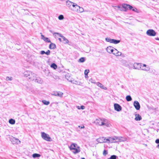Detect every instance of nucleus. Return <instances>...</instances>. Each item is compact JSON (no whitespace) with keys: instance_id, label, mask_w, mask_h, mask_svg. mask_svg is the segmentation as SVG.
Wrapping results in <instances>:
<instances>
[{"instance_id":"nucleus-40","label":"nucleus","mask_w":159,"mask_h":159,"mask_svg":"<svg viewBox=\"0 0 159 159\" xmlns=\"http://www.w3.org/2000/svg\"><path fill=\"white\" fill-rule=\"evenodd\" d=\"M108 153V152H107V150H104L103 152V155L104 156H106V155H107Z\"/></svg>"},{"instance_id":"nucleus-28","label":"nucleus","mask_w":159,"mask_h":159,"mask_svg":"<svg viewBox=\"0 0 159 159\" xmlns=\"http://www.w3.org/2000/svg\"><path fill=\"white\" fill-rule=\"evenodd\" d=\"M40 156L41 155L40 154L37 153H34L32 155V157L34 158L39 157H40Z\"/></svg>"},{"instance_id":"nucleus-2","label":"nucleus","mask_w":159,"mask_h":159,"mask_svg":"<svg viewBox=\"0 0 159 159\" xmlns=\"http://www.w3.org/2000/svg\"><path fill=\"white\" fill-rule=\"evenodd\" d=\"M23 74L30 81L34 80V79L36 78V75L30 71H25Z\"/></svg>"},{"instance_id":"nucleus-14","label":"nucleus","mask_w":159,"mask_h":159,"mask_svg":"<svg viewBox=\"0 0 159 159\" xmlns=\"http://www.w3.org/2000/svg\"><path fill=\"white\" fill-rule=\"evenodd\" d=\"M78 7V5L76 3H75L73 2V4H72L71 7L70 8V10L75 11L76 10Z\"/></svg>"},{"instance_id":"nucleus-18","label":"nucleus","mask_w":159,"mask_h":159,"mask_svg":"<svg viewBox=\"0 0 159 159\" xmlns=\"http://www.w3.org/2000/svg\"><path fill=\"white\" fill-rule=\"evenodd\" d=\"M73 150H74V151H73V152L74 154H76L79 152H80V147L79 146H77V148H72Z\"/></svg>"},{"instance_id":"nucleus-12","label":"nucleus","mask_w":159,"mask_h":159,"mask_svg":"<svg viewBox=\"0 0 159 159\" xmlns=\"http://www.w3.org/2000/svg\"><path fill=\"white\" fill-rule=\"evenodd\" d=\"M134 106L137 110H139L140 106L139 102L137 101H135L134 102Z\"/></svg>"},{"instance_id":"nucleus-37","label":"nucleus","mask_w":159,"mask_h":159,"mask_svg":"<svg viewBox=\"0 0 159 159\" xmlns=\"http://www.w3.org/2000/svg\"><path fill=\"white\" fill-rule=\"evenodd\" d=\"M12 80V78L11 77H9V76L7 77L6 78V80L7 81H9V80L11 81V80Z\"/></svg>"},{"instance_id":"nucleus-53","label":"nucleus","mask_w":159,"mask_h":159,"mask_svg":"<svg viewBox=\"0 0 159 159\" xmlns=\"http://www.w3.org/2000/svg\"><path fill=\"white\" fill-rule=\"evenodd\" d=\"M156 40H159V38H157L155 39Z\"/></svg>"},{"instance_id":"nucleus-23","label":"nucleus","mask_w":159,"mask_h":159,"mask_svg":"<svg viewBox=\"0 0 159 159\" xmlns=\"http://www.w3.org/2000/svg\"><path fill=\"white\" fill-rule=\"evenodd\" d=\"M56 45L54 43H51L49 45V48L51 49H54L56 48Z\"/></svg>"},{"instance_id":"nucleus-46","label":"nucleus","mask_w":159,"mask_h":159,"mask_svg":"<svg viewBox=\"0 0 159 159\" xmlns=\"http://www.w3.org/2000/svg\"><path fill=\"white\" fill-rule=\"evenodd\" d=\"M155 143H156L159 144V139H157L155 141Z\"/></svg>"},{"instance_id":"nucleus-24","label":"nucleus","mask_w":159,"mask_h":159,"mask_svg":"<svg viewBox=\"0 0 159 159\" xmlns=\"http://www.w3.org/2000/svg\"><path fill=\"white\" fill-rule=\"evenodd\" d=\"M111 43H113L115 44H117L120 42V40L112 39H111Z\"/></svg>"},{"instance_id":"nucleus-5","label":"nucleus","mask_w":159,"mask_h":159,"mask_svg":"<svg viewBox=\"0 0 159 159\" xmlns=\"http://www.w3.org/2000/svg\"><path fill=\"white\" fill-rule=\"evenodd\" d=\"M41 136L44 139L47 141H51V138L49 137V135L44 132L41 133Z\"/></svg>"},{"instance_id":"nucleus-10","label":"nucleus","mask_w":159,"mask_h":159,"mask_svg":"<svg viewBox=\"0 0 159 159\" xmlns=\"http://www.w3.org/2000/svg\"><path fill=\"white\" fill-rule=\"evenodd\" d=\"M51 95L56 96H59L62 97L63 96V93L61 92H53L51 93Z\"/></svg>"},{"instance_id":"nucleus-29","label":"nucleus","mask_w":159,"mask_h":159,"mask_svg":"<svg viewBox=\"0 0 159 159\" xmlns=\"http://www.w3.org/2000/svg\"><path fill=\"white\" fill-rule=\"evenodd\" d=\"M126 99L127 101L129 102L132 100V98L130 95H128L126 97Z\"/></svg>"},{"instance_id":"nucleus-16","label":"nucleus","mask_w":159,"mask_h":159,"mask_svg":"<svg viewBox=\"0 0 159 159\" xmlns=\"http://www.w3.org/2000/svg\"><path fill=\"white\" fill-rule=\"evenodd\" d=\"M34 82L36 83L40 84H42L43 82V80L41 78L36 77V78L34 79Z\"/></svg>"},{"instance_id":"nucleus-36","label":"nucleus","mask_w":159,"mask_h":159,"mask_svg":"<svg viewBox=\"0 0 159 159\" xmlns=\"http://www.w3.org/2000/svg\"><path fill=\"white\" fill-rule=\"evenodd\" d=\"M150 69V67L148 66L147 67V68L146 69V68H142V69H141V70H144V71H148Z\"/></svg>"},{"instance_id":"nucleus-55","label":"nucleus","mask_w":159,"mask_h":159,"mask_svg":"<svg viewBox=\"0 0 159 159\" xmlns=\"http://www.w3.org/2000/svg\"><path fill=\"white\" fill-rule=\"evenodd\" d=\"M56 77L55 78V79H57L58 78V77L56 76Z\"/></svg>"},{"instance_id":"nucleus-8","label":"nucleus","mask_w":159,"mask_h":159,"mask_svg":"<svg viewBox=\"0 0 159 159\" xmlns=\"http://www.w3.org/2000/svg\"><path fill=\"white\" fill-rule=\"evenodd\" d=\"M106 138L104 137H101L97 139V141L100 143L107 142V141L106 140Z\"/></svg>"},{"instance_id":"nucleus-35","label":"nucleus","mask_w":159,"mask_h":159,"mask_svg":"<svg viewBox=\"0 0 159 159\" xmlns=\"http://www.w3.org/2000/svg\"><path fill=\"white\" fill-rule=\"evenodd\" d=\"M89 70H85L84 71V75L86 77V75L88 76V75L89 73Z\"/></svg>"},{"instance_id":"nucleus-39","label":"nucleus","mask_w":159,"mask_h":159,"mask_svg":"<svg viewBox=\"0 0 159 159\" xmlns=\"http://www.w3.org/2000/svg\"><path fill=\"white\" fill-rule=\"evenodd\" d=\"M111 39L110 38H106L105 39V40H106V41L107 42H109L110 43H111Z\"/></svg>"},{"instance_id":"nucleus-52","label":"nucleus","mask_w":159,"mask_h":159,"mask_svg":"<svg viewBox=\"0 0 159 159\" xmlns=\"http://www.w3.org/2000/svg\"><path fill=\"white\" fill-rule=\"evenodd\" d=\"M123 8H120V11H124V9H123Z\"/></svg>"},{"instance_id":"nucleus-45","label":"nucleus","mask_w":159,"mask_h":159,"mask_svg":"<svg viewBox=\"0 0 159 159\" xmlns=\"http://www.w3.org/2000/svg\"><path fill=\"white\" fill-rule=\"evenodd\" d=\"M40 54L42 55H43L45 54V52L44 51H42L40 52Z\"/></svg>"},{"instance_id":"nucleus-20","label":"nucleus","mask_w":159,"mask_h":159,"mask_svg":"<svg viewBox=\"0 0 159 159\" xmlns=\"http://www.w3.org/2000/svg\"><path fill=\"white\" fill-rule=\"evenodd\" d=\"M72 4L73 2L69 0H67L66 2V5L67 6V7L69 8V9H70Z\"/></svg>"},{"instance_id":"nucleus-13","label":"nucleus","mask_w":159,"mask_h":159,"mask_svg":"<svg viewBox=\"0 0 159 159\" xmlns=\"http://www.w3.org/2000/svg\"><path fill=\"white\" fill-rule=\"evenodd\" d=\"M112 53L116 56H120L121 55V53L120 52L118 51L115 48H114L113 52Z\"/></svg>"},{"instance_id":"nucleus-26","label":"nucleus","mask_w":159,"mask_h":159,"mask_svg":"<svg viewBox=\"0 0 159 159\" xmlns=\"http://www.w3.org/2000/svg\"><path fill=\"white\" fill-rule=\"evenodd\" d=\"M128 4H123L122 5V7L124 9V11H126L128 9Z\"/></svg>"},{"instance_id":"nucleus-1","label":"nucleus","mask_w":159,"mask_h":159,"mask_svg":"<svg viewBox=\"0 0 159 159\" xmlns=\"http://www.w3.org/2000/svg\"><path fill=\"white\" fill-rule=\"evenodd\" d=\"M94 122L97 125L100 126L105 125L107 127L110 126V123L108 122L107 120L106 119L99 118L96 119Z\"/></svg>"},{"instance_id":"nucleus-48","label":"nucleus","mask_w":159,"mask_h":159,"mask_svg":"<svg viewBox=\"0 0 159 159\" xmlns=\"http://www.w3.org/2000/svg\"><path fill=\"white\" fill-rule=\"evenodd\" d=\"M156 72V70H153L152 71V72L154 74H155V72Z\"/></svg>"},{"instance_id":"nucleus-19","label":"nucleus","mask_w":159,"mask_h":159,"mask_svg":"<svg viewBox=\"0 0 159 159\" xmlns=\"http://www.w3.org/2000/svg\"><path fill=\"white\" fill-rule=\"evenodd\" d=\"M78 7L76 10L75 11L78 13H82L84 11L83 8L81 7H80L78 5Z\"/></svg>"},{"instance_id":"nucleus-41","label":"nucleus","mask_w":159,"mask_h":159,"mask_svg":"<svg viewBox=\"0 0 159 159\" xmlns=\"http://www.w3.org/2000/svg\"><path fill=\"white\" fill-rule=\"evenodd\" d=\"M128 9L129 8V10H131L132 9V8H133V7L132 6L129 5L128 4Z\"/></svg>"},{"instance_id":"nucleus-15","label":"nucleus","mask_w":159,"mask_h":159,"mask_svg":"<svg viewBox=\"0 0 159 159\" xmlns=\"http://www.w3.org/2000/svg\"><path fill=\"white\" fill-rule=\"evenodd\" d=\"M114 49V48L113 47L111 46H109L107 48L106 50L108 53H111L113 52Z\"/></svg>"},{"instance_id":"nucleus-54","label":"nucleus","mask_w":159,"mask_h":159,"mask_svg":"<svg viewBox=\"0 0 159 159\" xmlns=\"http://www.w3.org/2000/svg\"><path fill=\"white\" fill-rule=\"evenodd\" d=\"M157 147L158 148H159V144L157 145Z\"/></svg>"},{"instance_id":"nucleus-22","label":"nucleus","mask_w":159,"mask_h":159,"mask_svg":"<svg viewBox=\"0 0 159 159\" xmlns=\"http://www.w3.org/2000/svg\"><path fill=\"white\" fill-rule=\"evenodd\" d=\"M97 85L99 87H100L101 88L105 89L107 90V88L106 87H104V86L101 83L99 82H97L96 83Z\"/></svg>"},{"instance_id":"nucleus-30","label":"nucleus","mask_w":159,"mask_h":159,"mask_svg":"<svg viewBox=\"0 0 159 159\" xmlns=\"http://www.w3.org/2000/svg\"><path fill=\"white\" fill-rule=\"evenodd\" d=\"M9 122L10 124L13 125L15 124V121L14 119H11L9 120Z\"/></svg>"},{"instance_id":"nucleus-51","label":"nucleus","mask_w":159,"mask_h":159,"mask_svg":"<svg viewBox=\"0 0 159 159\" xmlns=\"http://www.w3.org/2000/svg\"><path fill=\"white\" fill-rule=\"evenodd\" d=\"M58 39L60 42H61V39L60 38H58Z\"/></svg>"},{"instance_id":"nucleus-43","label":"nucleus","mask_w":159,"mask_h":159,"mask_svg":"<svg viewBox=\"0 0 159 159\" xmlns=\"http://www.w3.org/2000/svg\"><path fill=\"white\" fill-rule=\"evenodd\" d=\"M50 51L48 50H47V51L45 52V54L47 55H48L50 54Z\"/></svg>"},{"instance_id":"nucleus-3","label":"nucleus","mask_w":159,"mask_h":159,"mask_svg":"<svg viewBox=\"0 0 159 159\" xmlns=\"http://www.w3.org/2000/svg\"><path fill=\"white\" fill-rule=\"evenodd\" d=\"M49 31L52 33L53 34V35L56 38V35L55 34H57L58 35L59 37H61L62 39H63V40L64 41V43L65 44H67L69 42V40L66 38L64 36H63L61 34H60L58 33H53V32L51 30H49Z\"/></svg>"},{"instance_id":"nucleus-44","label":"nucleus","mask_w":159,"mask_h":159,"mask_svg":"<svg viewBox=\"0 0 159 159\" xmlns=\"http://www.w3.org/2000/svg\"><path fill=\"white\" fill-rule=\"evenodd\" d=\"M89 81L91 82L92 83H96L95 82V81L94 80H93L92 79H90Z\"/></svg>"},{"instance_id":"nucleus-33","label":"nucleus","mask_w":159,"mask_h":159,"mask_svg":"<svg viewBox=\"0 0 159 159\" xmlns=\"http://www.w3.org/2000/svg\"><path fill=\"white\" fill-rule=\"evenodd\" d=\"M117 158V157L115 155H112L109 158L107 159H116Z\"/></svg>"},{"instance_id":"nucleus-49","label":"nucleus","mask_w":159,"mask_h":159,"mask_svg":"<svg viewBox=\"0 0 159 159\" xmlns=\"http://www.w3.org/2000/svg\"><path fill=\"white\" fill-rule=\"evenodd\" d=\"M142 65H143L142 66L145 67H147V65L145 64H142Z\"/></svg>"},{"instance_id":"nucleus-56","label":"nucleus","mask_w":159,"mask_h":159,"mask_svg":"<svg viewBox=\"0 0 159 159\" xmlns=\"http://www.w3.org/2000/svg\"><path fill=\"white\" fill-rule=\"evenodd\" d=\"M81 159H85V158H82Z\"/></svg>"},{"instance_id":"nucleus-17","label":"nucleus","mask_w":159,"mask_h":159,"mask_svg":"<svg viewBox=\"0 0 159 159\" xmlns=\"http://www.w3.org/2000/svg\"><path fill=\"white\" fill-rule=\"evenodd\" d=\"M41 39H43L45 42L47 43H51L50 40L47 37H45L43 35H41Z\"/></svg>"},{"instance_id":"nucleus-21","label":"nucleus","mask_w":159,"mask_h":159,"mask_svg":"<svg viewBox=\"0 0 159 159\" xmlns=\"http://www.w3.org/2000/svg\"><path fill=\"white\" fill-rule=\"evenodd\" d=\"M135 120L136 121H139L142 119L141 116L138 114H136L135 115Z\"/></svg>"},{"instance_id":"nucleus-4","label":"nucleus","mask_w":159,"mask_h":159,"mask_svg":"<svg viewBox=\"0 0 159 159\" xmlns=\"http://www.w3.org/2000/svg\"><path fill=\"white\" fill-rule=\"evenodd\" d=\"M116 140H119L120 141H122L121 138L118 137H109L106 139V141H107V143H115L116 142L114 141Z\"/></svg>"},{"instance_id":"nucleus-42","label":"nucleus","mask_w":159,"mask_h":159,"mask_svg":"<svg viewBox=\"0 0 159 159\" xmlns=\"http://www.w3.org/2000/svg\"><path fill=\"white\" fill-rule=\"evenodd\" d=\"M132 10L134 12H138V10L137 8H133L132 9Z\"/></svg>"},{"instance_id":"nucleus-34","label":"nucleus","mask_w":159,"mask_h":159,"mask_svg":"<svg viewBox=\"0 0 159 159\" xmlns=\"http://www.w3.org/2000/svg\"><path fill=\"white\" fill-rule=\"evenodd\" d=\"M77 108L78 109L80 110V109H82L83 110L85 109V107L84 106H78L77 107Z\"/></svg>"},{"instance_id":"nucleus-32","label":"nucleus","mask_w":159,"mask_h":159,"mask_svg":"<svg viewBox=\"0 0 159 159\" xmlns=\"http://www.w3.org/2000/svg\"><path fill=\"white\" fill-rule=\"evenodd\" d=\"M85 61V58L84 57H82L79 60V62H83Z\"/></svg>"},{"instance_id":"nucleus-47","label":"nucleus","mask_w":159,"mask_h":159,"mask_svg":"<svg viewBox=\"0 0 159 159\" xmlns=\"http://www.w3.org/2000/svg\"><path fill=\"white\" fill-rule=\"evenodd\" d=\"M78 127L80 128H81V129H83V128H84V125H83L82 126H80V125H79L78 126Z\"/></svg>"},{"instance_id":"nucleus-25","label":"nucleus","mask_w":159,"mask_h":159,"mask_svg":"<svg viewBox=\"0 0 159 159\" xmlns=\"http://www.w3.org/2000/svg\"><path fill=\"white\" fill-rule=\"evenodd\" d=\"M77 146V144L74 143H72L69 147V148L70 150H73V149H72V148H77V147H76Z\"/></svg>"},{"instance_id":"nucleus-6","label":"nucleus","mask_w":159,"mask_h":159,"mask_svg":"<svg viewBox=\"0 0 159 159\" xmlns=\"http://www.w3.org/2000/svg\"><path fill=\"white\" fill-rule=\"evenodd\" d=\"M146 34L148 36H154L156 35V33L152 29H149L147 31Z\"/></svg>"},{"instance_id":"nucleus-38","label":"nucleus","mask_w":159,"mask_h":159,"mask_svg":"<svg viewBox=\"0 0 159 159\" xmlns=\"http://www.w3.org/2000/svg\"><path fill=\"white\" fill-rule=\"evenodd\" d=\"M58 18L59 20H62L63 19L64 17L63 15H61L58 16Z\"/></svg>"},{"instance_id":"nucleus-27","label":"nucleus","mask_w":159,"mask_h":159,"mask_svg":"<svg viewBox=\"0 0 159 159\" xmlns=\"http://www.w3.org/2000/svg\"><path fill=\"white\" fill-rule=\"evenodd\" d=\"M50 67L51 68H53L54 70H56L57 68V66L54 63H52L50 66Z\"/></svg>"},{"instance_id":"nucleus-7","label":"nucleus","mask_w":159,"mask_h":159,"mask_svg":"<svg viewBox=\"0 0 159 159\" xmlns=\"http://www.w3.org/2000/svg\"><path fill=\"white\" fill-rule=\"evenodd\" d=\"M10 140L13 144H18L20 142L18 139L14 137L11 138Z\"/></svg>"},{"instance_id":"nucleus-9","label":"nucleus","mask_w":159,"mask_h":159,"mask_svg":"<svg viewBox=\"0 0 159 159\" xmlns=\"http://www.w3.org/2000/svg\"><path fill=\"white\" fill-rule=\"evenodd\" d=\"M142 67V64L140 63H135L134 64V69L139 70Z\"/></svg>"},{"instance_id":"nucleus-11","label":"nucleus","mask_w":159,"mask_h":159,"mask_svg":"<svg viewBox=\"0 0 159 159\" xmlns=\"http://www.w3.org/2000/svg\"><path fill=\"white\" fill-rule=\"evenodd\" d=\"M114 109L117 111H121L122 107L121 106L117 103H115L114 104Z\"/></svg>"},{"instance_id":"nucleus-31","label":"nucleus","mask_w":159,"mask_h":159,"mask_svg":"<svg viewBox=\"0 0 159 159\" xmlns=\"http://www.w3.org/2000/svg\"><path fill=\"white\" fill-rule=\"evenodd\" d=\"M42 102L44 104L46 105H49L50 103V102L49 101H47L45 100H42Z\"/></svg>"},{"instance_id":"nucleus-50","label":"nucleus","mask_w":159,"mask_h":159,"mask_svg":"<svg viewBox=\"0 0 159 159\" xmlns=\"http://www.w3.org/2000/svg\"><path fill=\"white\" fill-rule=\"evenodd\" d=\"M117 7H118L119 9H120V8H122V7H121L120 6H118Z\"/></svg>"}]
</instances>
